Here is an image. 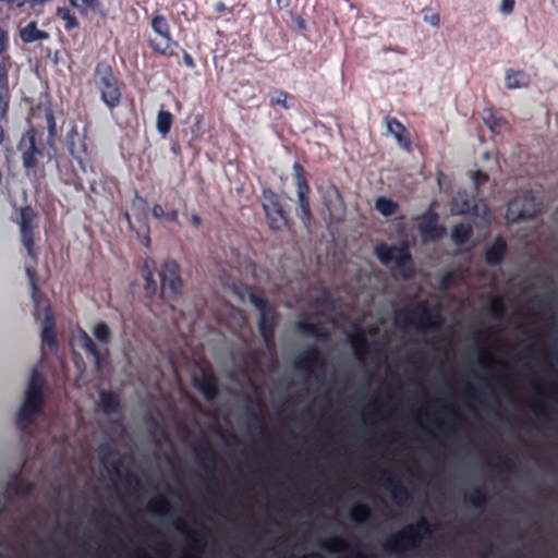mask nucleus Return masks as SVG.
Masks as SVG:
<instances>
[{"label":"nucleus","instance_id":"45","mask_svg":"<svg viewBox=\"0 0 558 558\" xmlns=\"http://www.w3.org/2000/svg\"><path fill=\"white\" fill-rule=\"evenodd\" d=\"M533 415L542 423H550L554 418L553 411L544 404H534L531 407Z\"/></svg>","mask_w":558,"mask_h":558},{"label":"nucleus","instance_id":"34","mask_svg":"<svg viewBox=\"0 0 558 558\" xmlns=\"http://www.w3.org/2000/svg\"><path fill=\"white\" fill-rule=\"evenodd\" d=\"M155 266V262L150 258H147L144 262V266L142 268V276L145 280V293L147 296H153L157 293V283L154 280L153 268Z\"/></svg>","mask_w":558,"mask_h":558},{"label":"nucleus","instance_id":"24","mask_svg":"<svg viewBox=\"0 0 558 558\" xmlns=\"http://www.w3.org/2000/svg\"><path fill=\"white\" fill-rule=\"evenodd\" d=\"M349 341L356 359L363 360L368 354L369 343L366 331L362 327L354 326V332L349 335Z\"/></svg>","mask_w":558,"mask_h":558},{"label":"nucleus","instance_id":"31","mask_svg":"<svg viewBox=\"0 0 558 558\" xmlns=\"http://www.w3.org/2000/svg\"><path fill=\"white\" fill-rule=\"evenodd\" d=\"M174 527L178 532L185 535L190 539L194 549H202L205 546L206 534L203 532L192 531L185 521H177Z\"/></svg>","mask_w":558,"mask_h":558},{"label":"nucleus","instance_id":"30","mask_svg":"<svg viewBox=\"0 0 558 558\" xmlns=\"http://www.w3.org/2000/svg\"><path fill=\"white\" fill-rule=\"evenodd\" d=\"M78 335H80L81 347L84 349V351L87 354H90L93 356L94 363H95V368L97 371H100L102 367V357H101V353L98 350V348L96 347L94 340L83 329H80Z\"/></svg>","mask_w":558,"mask_h":558},{"label":"nucleus","instance_id":"12","mask_svg":"<svg viewBox=\"0 0 558 558\" xmlns=\"http://www.w3.org/2000/svg\"><path fill=\"white\" fill-rule=\"evenodd\" d=\"M293 179L300 207L298 217L301 219L303 226L308 229L312 225V210L310 205L311 187L306 179V172L300 162L293 163Z\"/></svg>","mask_w":558,"mask_h":558},{"label":"nucleus","instance_id":"36","mask_svg":"<svg viewBox=\"0 0 558 558\" xmlns=\"http://www.w3.org/2000/svg\"><path fill=\"white\" fill-rule=\"evenodd\" d=\"M472 233L473 230L471 226L465 223H458L453 226L451 230V238L456 244L462 245L470 240Z\"/></svg>","mask_w":558,"mask_h":558},{"label":"nucleus","instance_id":"41","mask_svg":"<svg viewBox=\"0 0 558 558\" xmlns=\"http://www.w3.org/2000/svg\"><path fill=\"white\" fill-rule=\"evenodd\" d=\"M93 333L102 344L107 345L111 341V330L105 322H98L93 328Z\"/></svg>","mask_w":558,"mask_h":558},{"label":"nucleus","instance_id":"15","mask_svg":"<svg viewBox=\"0 0 558 558\" xmlns=\"http://www.w3.org/2000/svg\"><path fill=\"white\" fill-rule=\"evenodd\" d=\"M294 367L298 371L314 375L317 381L320 380V374L326 367V360L319 349L315 345L308 347L302 351L294 360Z\"/></svg>","mask_w":558,"mask_h":558},{"label":"nucleus","instance_id":"58","mask_svg":"<svg viewBox=\"0 0 558 558\" xmlns=\"http://www.w3.org/2000/svg\"><path fill=\"white\" fill-rule=\"evenodd\" d=\"M442 412L446 413L456 424L464 423V418L452 409L444 407Z\"/></svg>","mask_w":558,"mask_h":558},{"label":"nucleus","instance_id":"23","mask_svg":"<svg viewBox=\"0 0 558 558\" xmlns=\"http://www.w3.org/2000/svg\"><path fill=\"white\" fill-rule=\"evenodd\" d=\"M508 245L506 240L498 235L493 244L485 251V262L489 266H499L507 254Z\"/></svg>","mask_w":558,"mask_h":558},{"label":"nucleus","instance_id":"55","mask_svg":"<svg viewBox=\"0 0 558 558\" xmlns=\"http://www.w3.org/2000/svg\"><path fill=\"white\" fill-rule=\"evenodd\" d=\"M458 278L457 275L452 271L446 272L441 276L439 280V284L441 289H450L457 284Z\"/></svg>","mask_w":558,"mask_h":558},{"label":"nucleus","instance_id":"40","mask_svg":"<svg viewBox=\"0 0 558 558\" xmlns=\"http://www.w3.org/2000/svg\"><path fill=\"white\" fill-rule=\"evenodd\" d=\"M57 16L64 22V28L66 31L78 27V21L76 16L70 11L69 8H58Z\"/></svg>","mask_w":558,"mask_h":558},{"label":"nucleus","instance_id":"60","mask_svg":"<svg viewBox=\"0 0 558 558\" xmlns=\"http://www.w3.org/2000/svg\"><path fill=\"white\" fill-rule=\"evenodd\" d=\"M426 360V355L423 352H414L408 355V361L411 364H416L418 362H424Z\"/></svg>","mask_w":558,"mask_h":558},{"label":"nucleus","instance_id":"9","mask_svg":"<svg viewBox=\"0 0 558 558\" xmlns=\"http://www.w3.org/2000/svg\"><path fill=\"white\" fill-rule=\"evenodd\" d=\"M44 133L35 128L27 130L17 143L22 165L26 170H34L45 155Z\"/></svg>","mask_w":558,"mask_h":558},{"label":"nucleus","instance_id":"37","mask_svg":"<svg viewBox=\"0 0 558 558\" xmlns=\"http://www.w3.org/2000/svg\"><path fill=\"white\" fill-rule=\"evenodd\" d=\"M375 208L383 216L390 217L397 213V210L399 209V205L397 202L381 196L376 199Z\"/></svg>","mask_w":558,"mask_h":558},{"label":"nucleus","instance_id":"26","mask_svg":"<svg viewBox=\"0 0 558 558\" xmlns=\"http://www.w3.org/2000/svg\"><path fill=\"white\" fill-rule=\"evenodd\" d=\"M41 342L44 345H47L50 351H56L58 348L54 332V319L49 307L47 308L45 320L43 323Z\"/></svg>","mask_w":558,"mask_h":558},{"label":"nucleus","instance_id":"54","mask_svg":"<svg viewBox=\"0 0 558 558\" xmlns=\"http://www.w3.org/2000/svg\"><path fill=\"white\" fill-rule=\"evenodd\" d=\"M10 104V90H0V120L7 119Z\"/></svg>","mask_w":558,"mask_h":558},{"label":"nucleus","instance_id":"63","mask_svg":"<svg viewBox=\"0 0 558 558\" xmlns=\"http://www.w3.org/2000/svg\"><path fill=\"white\" fill-rule=\"evenodd\" d=\"M424 20L433 26H437L440 22L439 14L434 12H432L429 15L425 14Z\"/></svg>","mask_w":558,"mask_h":558},{"label":"nucleus","instance_id":"35","mask_svg":"<svg viewBox=\"0 0 558 558\" xmlns=\"http://www.w3.org/2000/svg\"><path fill=\"white\" fill-rule=\"evenodd\" d=\"M173 121H174L173 114L170 111L161 108L158 111L157 121H156V128H157L158 133L161 136L166 137L171 130Z\"/></svg>","mask_w":558,"mask_h":558},{"label":"nucleus","instance_id":"5","mask_svg":"<svg viewBox=\"0 0 558 558\" xmlns=\"http://www.w3.org/2000/svg\"><path fill=\"white\" fill-rule=\"evenodd\" d=\"M99 461L110 475L112 482L117 483L119 481L128 493L133 495L141 490L142 483L137 475L131 472L121 473L123 462L119 452L113 447L101 445L99 447Z\"/></svg>","mask_w":558,"mask_h":558},{"label":"nucleus","instance_id":"7","mask_svg":"<svg viewBox=\"0 0 558 558\" xmlns=\"http://www.w3.org/2000/svg\"><path fill=\"white\" fill-rule=\"evenodd\" d=\"M250 301L259 312L258 330L266 347L270 349L275 345V333L279 322V314L268 300L257 293H251Z\"/></svg>","mask_w":558,"mask_h":558},{"label":"nucleus","instance_id":"25","mask_svg":"<svg viewBox=\"0 0 558 558\" xmlns=\"http://www.w3.org/2000/svg\"><path fill=\"white\" fill-rule=\"evenodd\" d=\"M295 328L301 335L314 337L320 341H326L330 337L329 332L324 327L306 318L298 320Z\"/></svg>","mask_w":558,"mask_h":558},{"label":"nucleus","instance_id":"4","mask_svg":"<svg viewBox=\"0 0 558 558\" xmlns=\"http://www.w3.org/2000/svg\"><path fill=\"white\" fill-rule=\"evenodd\" d=\"M434 525L421 518L416 523L409 524L388 537L383 547L387 553H402L417 548L425 536L432 535Z\"/></svg>","mask_w":558,"mask_h":558},{"label":"nucleus","instance_id":"3","mask_svg":"<svg viewBox=\"0 0 558 558\" xmlns=\"http://www.w3.org/2000/svg\"><path fill=\"white\" fill-rule=\"evenodd\" d=\"M375 254L383 265L395 264L393 277H401L403 280H410L414 277L415 266L407 243L392 246L380 243L375 247Z\"/></svg>","mask_w":558,"mask_h":558},{"label":"nucleus","instance_id":"59","mask_svg":"<svg viewBox=\"0 0 558 558\" xmlns=\"http://www.w3.org/2000/svg\"><path fill=\"white\" fill-rule=\"evenodd\" d=\"M151 215L157 220H165L166 211L160 204H155L151 208Z\"/></svg>","mask_w":558,"mask_h":558},{"label":"nucleus","instance_id":"22","mask_svg":"<svg viewBox=\"0 0 558 558\" xmlns=\"http://www.w3.org/2000/svg\"><path fill=\"white\" fill-rule=\"evenodd\" d=\"M383 486L390 493L395 504L403 506L410 501L411 493L399 480L385 477Z\"/></svg>","mask_w":558,"mask_h":558},{"label":"nucleus","instance_id":"13","mask_svg":"<svg viewBox=\"0 0 558 558\" xmlns=\"http://www.w3.org/2000/svg\"><path fill=\"white\" fill-rule=\"evenodd\" d=\"M38 215L31 206H24L20 209V234L21 242L26 253L33 259L37 258L35 250V229L37 228Z\"/></svg>","mask_w":558,"mask_h":558},{"label":"nucleus","instance_id":"20","mask_svg":"<svg viewBox=\"0 0 558 558\" xmlns=\"http://www.w3.org/2000/svg\"><path fill=\"white\" fill-rule=\"evenodd\" d=\"M68 149L73 159L78 163L81 170L85 173L86 165L84 157L87 155V149L84 138L81 140L74 129L68 134Z\"/></svg>","mask_w":558,"mask_h":558},{"label":"nucleus","instance_id":"19","mask_svg":"<svg viewBox=\"0 0 558 558\" xmlns=\"http://www.w3.org/2000/svg\"><path fill=\"white\" fill-rule=\"evenodd\" d=\"M195 454L206 472L213 473L218 461L217 453L209 441L202 438L195 447Z\"/></svg>","mask_w":558,"mask_h":558},{"label":"nucleus","instance_id":"18","mask_svg":"<svg viewBox=\"0 0 558 558\" xmlns=\"http://www.w3.org/2000/svg\"><path fill=\"white\" fill-rule=\"evenodd\" d=\"M194 385L209 402L215 401L219 397L220 389L218 379L211 373H203L199 378H195Z\"/></svg>","mask_w":558,"mask_h":558},{"label":"nucleus","instance_id":"2","mask_svg":"<svg viewBox=\"0 0 558 558\" xmlns=\"http://www.w3.org/2000/svg\"><path fill=\"white\" fill-rule=\"evenodd\" d=\"M44 384L43 375L37 369H33L25 391L24 402L16 415V425L20 428L29 426L43 413L45 401Z\"/></svg>","mask_w":558,"mask_h":558},{"label":"nucleus","instance_id":"11","mask_svg":"<svg viewBox=\"0 0 558 558\" xmlns=\"http://www.w3.org/2000/svg\"><path fill=\"white\" fill-rule=\"evenodd\" d=\"M159 277L161 299L167 303L178 300L183 289L180 265L173 259L165 260Z\"/></svg>","mask_w":558,"mask_h":558},{"label":"nucleus","instance_id":"21","mask_svg":"<svg viewBox=\"0 0 558 558\" xmlns=\"http://www.w3.org/2000/svg\"><path fill=\"white\" fill-rule=\"evenodd\" d=\"M386 125L388 132L395 136L399 146L402 149L410 151L412 142L407 128L397 118L393 117L386 118Z\"/></svg>","mask_w":558,"mask_h":558},{"label":"nucleus","instance_id":"47","mask_svg":"<svg viewBox=\"0 0 558 558\" xmlns=\"http://www.w3.org/2000/svg\"><path fill=\"white\" fill-rule=\"evenodd\" d=\"M145 423L147 425V429H148V433L151 435V436H155L157 434H160L162 437H166L167 436V433H166V429L163 428V426L160 424V422L155 417L153 416L151 414H148L146 417H145Z\"/></svg>","mask_w":558,"mask_h":558},{"label":"nucleus","instance_id":"8","mask_svg":"<svg viewBox=\"0 0 558 558\" xmlns=\"http://www.w3.org/2000/svg\"><path fill=\"white\" fill-rule=\"evenodd\" d=\"M397 326H415L417 330L426 331L439 327L441 319L439 313H434L425 304H418L414 310L402 308L396 313Z\"/></svg>","mask_w":558,"mask_h":558},{"label":"nucleus","instance_id":"62","mask_svg":"<svg viewBox=\"0 0 558 558\" xmlns=\"http://www.w3.org/2000/svg\"><path fill=\"white\" fill-rule=\"evenodd\" d=\"M248 414L253 418V421L257 424L259 429H263L264 417L253 409H248Z\"/></svg>","mask_w":558,"mask_h":558},{"label":"nucleus","instance_id":"39","mask_svg":"<svg viewBox=\"0 0 558 558\" xmlns=\"http://www.w3.org/2000/svg\"><path fill=\"white\" fill-rule=\"evenodd\" d=\"M485 125L493 132V133H499L501 128L506 124L505 119L501 117H497L495 112L490 109L487 112H485V116L483 118Z\"/></svg>","mask_w":558,"mask_h":558},{"label":"nucleus","instance_id":"29","mask_svg":"<svg viewBox=\"0 0 558 558\" xmlns=\"http://www.w3.org/2000/svg\"><path fill=\"white\" fill-rule=\"evenodd\" d=\"M78 335H80L81 347L84 349V351L87 354H90L93 356L94 363H95V368L97 371H100L102 367V357H101V353L98 350V348L96 347L94 340L83 329H80Z\"/></svg>","mask_w":558,"mask_h":558},{"label":"nucleus","instance_id":"57","mask_svg":"<svg viewBox=\"0 0 558 558\" xmlns=\"http://www.w3.org/2000/svg\"><path fill=\"white\" fill-rule=\"evenodd\" d=\"M515 0H501L500 12L505 15H509L514 10Z\"/></svg>","mask_w":558,"mask_h":558},{"label":"nucleus","instance_id":"42","mask_svg":"<svg viewBox=\"0 0 558 558\" xmlns=\"http://www.w3.org/2000/svg\"><path fill=\"white\" fill-rule=\"evenodd\" d=\"M372 510L367 505L355 506L350 513V518L355 523H364L371 519Z\"/></svg>","mask_w":558,"mask_h":558},{"label":"nucleus","instance_id":"52","mask_svg":"<svg viewBox=\"0 0 558 558\" xmlns=\"http://www.w3.org/2000/svg\"><path fill=\"white\" fill-rule=\"evenodd\" d=\"M11 66V60H0V90H9L8 72Z\"/></svg>","mask_w":558,"mask_h":558},{"label":"nucleus","instance_id":"33","mask_svg":"<svg viewBox=\"0 0 558 558\" xmlns=\"http://www.w3.org/2000/svg\"><path fill=\"white\" fill-rule=\"evenodd\" d=\"M20 38L24 44H31L37 40H46L49 34L37 27L36 22H29L25 27L20 29Z\"/></svg>","mask_w":558,"mask_h":558},{"label":"nucleus","instance_id":"16","mask_svg":"<svg viewBox=\"0 0 558 558\" xmlns=\"http://www.w3.org/2000/svg\"><path fill=\"white\" fill-rule=\"evenodd\" d=\"M418 230L424 241H435L445 236L446 228L438 223L439 216L432 209L418 217Z\"/></svg>","mask_w":558,"mask_h":558},{"label":"nucleus","instance_id":"38","mask_svg":"<svg viewBox=\"0 0 558 558\" xmlns=\"http://www.w3.org/2000/svg\"><path fill=\"white\" fill-rule=\"evenodd\" d=\"M464 500L475 508H482L487 502V494L484 488L475 487L471 493L464 496Z\"/></svg>","mask_w":558,"mask_h":558},{"label":"nucleus","instance_id":"32","mask_svg":"<svg viewBox=\"0 0 558 558\" xmlns=\"http://www.w3.org/2000/svg\"><path fill=\"white\" fill-rule=\"evenodd\" d=\"M34 490V484L25 481L16 475L12 481L8 483L7 493L16 497H27Z\"/></svg>","mask_w":558,"mask_h":558},{"label":"nucleus","instance_id":"49","mask_svg":"<svg viewBox=\"0 0 558 558\" xmlns=\"http://www.w3.org/2000/svg\"><path fill=\"white\" fill-rule=\"evenodd\" d=\"M452 209L459 215H466L475 210V206L471 204L470 199H454L452 203Z\"/></svg>","mask_w":558,"mask_h":558},{"label":"nucleus","instance_id":"28","mask_svg":"<svg viewBox=\"0 0 558 558\" xmlns=\"http://www.w3.org/2000/svg\"><path fill=\"white\" fill-rule=\"evenodd\" d=\"M530 75L523 70L508 69L505 75V86L507 89L525 88L530 85Z\"/></svg>","mask_w":558,"mask_h":558},{"label":"nucleus","instance_id":"53","mask_svg":"<svg viewBox=\"0 0 558 558\" xmlns=\"http://www.w3.org/2000/svg\"><path fill=\"white\" fill-rule=\"evenodd\" d=\"M489 307L490 313L495 318H501L506 314V306L501 298H495Z\"/></svg>","mask_w":558,"mask_h":558},{"label":"nucleus","instance_id":"64","mask_svg":"<svg viewBox=\"0 0 558 558\" xmlns=\"http://www.w3.org/2000/svg\"><path fill=\"white\" fill-rule=\"evenodd\" d=\"M182 58H183V63L189 69H194L196 66L193 57L187 51L183 50Z\"/></svg>","mask_w":558,"mask_h":558},{"label":"nucleus","instance_id":"50","mask_svg":"<svg viewBox=\"0 0 558 558\" xmlns=\"http://www.w3.org/2000/svg\"><path fill=\"white\" fill-rule=\"evenodd\" d=\"M45 118H46V123H47V129H48V143L53 145V138L57 133V124H56L54 114L50 108L46 109Z\"/></svg>","mask_w":558,"mask_h":558},{"label":"nucleus","instance_id":"10","mask_svg":"<svg viewBox=\"0 0 558 558\" xmlns=\"http://www.w3.org/2000/svg\"><path fill=\"white\" fill-rule=\"evenodd\" d=\"M262 206L265 211L269 229L281 231L291 228L289 213L284 209L282 198L271 189L262 192Z\"/></svg>","mask_w":558,"mask_h":558},{"label":"nucleus","instance_id":"6","mask_svg":"<svg viewBox=\"0 0 558 558\" xmlns=\"http://www.w3.org/2000/svg\"><path fill=\"white\" fill-rule=\"evenodd\" d=\"M149 25L153 32L159 37L149 38L148 46L150 49L162 57L171 58L174 56L173 47H178L179 43L173 39L170 23L166 15L155 12L153 13Z\"/></svg>","mask_w":558,"mask_h":558},{"label":"nucleus","instance_id":"17","mask_svg":"<svg viewBox=\"0 0 558 558\" xmlns=\"http://www.w3.org/2000/svg\"><path fill=\"white\" fill-rule=\"evenodd\" d=\"M319 545L329 553H347L352 558H375L373 554L363 551L360 543H349L340 536H333Z\"/></svg>","mask_w":558,"mask_h":558},{"label":"nucleus","instance_id":"43","mask_svg":"<svg viewBox=\"0 0 558 558\" xmlns=\"http://www.w3.org/2000/svg\"><path fill=\"white\" fill-rule=\"evenodd\" d=\"M293 97L282 90V89H275L270 96V101H269V105L271 107H281L283 109H289L290 108V105L288 104V100L289 99H292Z\"/></svg>","mask_w":558,"mask_h":558},{"label":"nucleus","instance_id":"61","mask_svg":"<svg viewBox=\"0 0 558 558\" xmlns=\"http://www.w3.org/2000/svg\"><path fill=\"white\" fill-rule=\"evenodd\" d=\"M475 185L484 184L488 181V175L483 171H476L473 175Z\"/></svg>","mask_w":558,"mask_h":558},{"label":"nucleus","instance_id":"14","mask_svg":"<svg viewBox=\"0 0 558 558\" xmlns=\"http://www.w3.org/2000/svg\"><path fill=\"white\" fill-rule=\"evenodd\" d=\"M539 211L541 204L532 194L525 193L509 203L507 218L514 222L529 220L535 218Z\"/></svg>","mask_w":558,"mask_h":558},{"label":"nucleus","instance_id":"56","mask_svg":"<svg viewBox=\"0 0 558 558\" xmlns=\"http://www.w3.org/2000/svg\"><path fill=\"white\" fill-rule=\"evenodd\" d=\"M535 390L537 393H539L542 396H547V397H551V398H555L558 393V387L554 384L537 386V387H535Z\"/></svg>","mask_w":558,"mask_h":558},{"label":"nucleus","instance_id":"51","mask_svg":"<svg viewBox=\"0 0 558 558\" xmlns=\"http://www.w3.org/2000/svg\"><path fill=\"white\" fill-rule=\"evenodd\" d=\"M170 509H171V505H170L169 500L166 498H160L157 502H155L148 507V511L159 514V515L167 514L170 511Z\"/></svg>","mask_w":558,"mask_h":558},{"label":"nucleus","instance_id":"1","mask_svg":"<svg viewBox=\"0 0 558 558\" xmlns=\"http://www.w3.org/2000/svg\"><path fill=\"white\" fill-rule=\"evenodd\" d=\"M93 84L99 93L101 101L112 111L122 100V82L119 72L109 60H100L96 63L93 73Z\"/></svg>","mask_w":558,"mask_h":558},{"label":"nucleus","instance_id":"48","mask_svg":"<svg viewBox=\"0 0 558 558\" xmlns=\"http://www.w3.org/2000/svg\"><path fill=\"white\" fill-rule=\"evenodd\" d=\"M499 473L513 474L515 472V464L512 463L508 458L497 456V462L493 465Z\"/></svg>","mask_w":558,"mask_h":558},{"label":"nucleus","instance_id":"46","mask_svg":"<svg viewBox=\"0 0 558 558\" xmlns=\"http://www.w3.org/2000/svg\"><path fill=\"white\" fill-rule=\"evenodd\" d=\"M10 48V35L5 26L0 25V60L10 61L11 57L8 54Z\"/></svg>","mask_w":558,"mask_h":558},{"label":"nucleus","instance_id":"27","mask_svg":"<svg viewBox=\"0 0 558 558\" xmlns=\"http://www.w3.org/2000/svg\"><path fill=\"white\" fill-rule=\"evenodd\" d=\"M98 407L104 414L118 413L121 410L120 397L111 390H101Z\"/></svg>","mask_w":558,"mask_h":558},{"label":"nucleus","instance_id":"44","mask_svg":"<svg viewBox=\"0 0 558 558\" xmlns=\"http://www.w3.org/2000/svg\"><path fill=\"white\" fill-rule=\"evenodd\" d=\"M69 3L81 15H86L89 10H95L100 4L99 0H69Z\"/></svg>","mask_w":558,"mask_h":558}]
</instances>
